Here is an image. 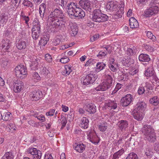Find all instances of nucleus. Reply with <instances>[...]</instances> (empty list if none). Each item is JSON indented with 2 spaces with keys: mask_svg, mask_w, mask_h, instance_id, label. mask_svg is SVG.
Listing matches in <instances>:
<instances>
[{
  "mask_svg": "<svg viewBox=\"0 0 159 159\" xmlns=\"http://www.w3.org/2000/svg\"><path fill=\"white\" fill-rule=\"evenodd\" d=\"M33 156V159H40L42 156V152L39 150H38L37 152H36Z\"/></svg>",
  "mask_w": 159,
  "mask_h": 159,
  "instance_id": "nucleus-45",
  "label": "nucleus"
},
{
  "mask_svg": "<svg viewBox=\"0 0 159 159\" xmlns=\"http://www.w3.org/2000/svg\"><path fill=\"white\" fill-rule=\"evenodd\" d=\"M56 2H57V3H59L60 4L61 3V5L62 7H65V6H66L67 2H68V0H54Z\"/></svg>",
  "mask_w": 159,
  "mask_h": 159,
  "instance_id": "nucleus-49",
  "label": "nucleus"
},
{
  "mask_svg": "<svg viewBox=\"0 0 159 159\" xmlns=\"http://www.w3.org/2000/svg\"><path fill=\"white\" fill-rule=\"evenodd\" d=\"M117 5L114 2L111 1L108 3L106 5V8L108 10L114 11L116 10Z\"/></svg>",
  "mask_w": 159,
  "mask_h": 159,
  "instance_id": "nucleus-20",
  "label": "nucleus"
},
{
  "mask_svg": "<svg viewBox=\"0 0 159 159\" xmlns=\"http://www.w3.org/2000/svg\"><path fill=\"white\" fill-rule=\"evenodd\" d=\"M129 61L128 59L124 58L122 61V64L124 66H128L130 65V64L129 63Z\"/></svg>",
  "mask_w": 159,
  "mask_h": 159,
  "instance_id": "nucleus-55",
  "label": "nucleus"
},
{
  "mask_svg": "<svg viewBox=\"0 0 159 159\" xmlns=\"http://www.w3.org/2000/svg\"><path fill=\"white\" fill-rule=\"evenodd\" d=\"M49 35H45L42 36L39 42V44L40 46H45L49 41Z\"/></svg>",
  "mask_w": 159,
  "mask_h": 159,
  "instance_id": "nucleus-19",
  "label": "nucleus"
},
{
  "mask_svg": "<svg viewBox=\"0 0 159 159\" xmlns=\"http://www.w3.org/2000/svg\"><path fill=\"white\" fill-rule=\"evenodd\" d=\"M122 86V84L120 83H117L115 87V89L112 92V93H116L119 89H120L121 87Z\"/></svg>",
  "mask_w": 159,
  "mask_h": 159,
  "instance_id": "nucleus-54",
  "label": "nucleus"
},
{
  "mask_svg": "<svg viewBox=\"0 0 159 159\" xmlns=\"http://www.w3.org/2000/svg\"><path fill=\"white\" fill-rule=\"evenodd\" d=\"M106 123L101 124L99 125V129L101 131L104 132L106 131L107 128Z\"/></svg>",
  "mask_w": 159,
  "mask_h": 159,
  "instance_id": "nucleus-43",
  "label": "nucleus"
},
{
  "mask_svg": "<svg viewBox=\"0 0 159 159\" xmlns=\"http://www.w3.org/2000/svg\"><path fill=\"white\" fill-rule=\"evenodd\" d=\"M94 61L92 59H89L88 60L86 63L85 64V66H92L93 65V64L95 63V62H94Z\"/></svg>",
  "mask_w": 159,
  "mask_h": 159,
  "instance_id": "nucleus-59",
  "label": "nucleus"
},
{
  "mask_svg": "<svg viewBox=\"0 0 159 159\" xmlns=\"http://www.w3.org/2000/svg\"><path fill=\"white\" fill-rule=\"evenodd\" d=\"M78 7L76 4L74 2H70L67 5V11L68 14H73V10L75 9Z\"/></svg>",
  "mask_w": 159,
  "mask_h": 159,
  "instance_id": "nucleus-21",
  "label": "nucleus"
},
{
  "mask_svg": "<svg viewBox=\"0 0 159 159\" xmlns=\"http://www.w3.org/2000/svg\"><path fill=\"white\" fill-rule=\"evenodd\" d=\"M30 96L33 100L37 101L43 97L42 91L36 90L31 93Z\"/></svg>",
  "mask_w": 159,
  "mask_h": 159,
  "instance_id": "nucleus-11",
  "label": "nucleus"
},
{
  "mask_svg": "<svg viewBox=\"0 0 159 159\" xmlns=\"http://www.w3.org/2000/svg\"><path fill=\"white\" fill-rule=\"evenodd\" d=\"M11 115V114L9 112L4 113L2 116L3 120L5 121L8 120L10 118Z\"/></svg>",
  "mask_w": 159,
  "mask_h": 159,
  "instance_id": "nucleus-46",
  "label": "nucleus"
},
{
  "mask_svg": "<svg viewBox=\"0 0 159 159\" xmlns=\"http://www.w3.org/2000/svg\"><path fill=\"white\" fill-rule=\"evenodd\" d=\"M124 6L123 7L121 6V7L117 11L116 16L118 18H121L124 14Z\"/></svg>",
  "mask_w": 159,
  "mask_h": 159,
  "instance_id": "nucleus-40",
  "label": "nucleus"
},
{
  "mask_svg": "<svg viewBox=\"0 0 159 159\" xmlns=\"http://www.w3.org/2000/svg\"><path fill=\"white\" fill-rule=\"evenodd\" d=\"M136 48L134 47L132 48H128L126 51V54L128 56L133 55L136 53Z\"/></svg>",
  "mask_w": 159,
  "mask_h": 159,
  "instance_id": "nucleus-31",
  "label": "nucleus"
},
{
  "mask_svg": "<svg viewBox=\"0 0 159 159\" xmlns=\"http://www.w3.org/2000/svg\"><path fill=\"white\" fill-rule=\"evenodd\" d=\"M144 139L150 142H154L156 140V136L153 129L148 125H145L142 129Z\"/></svg>",
  "mask_w": 159,
  "mask_h": 159,
  "instance_id": "nucleus-2",
  "label": "nucleus"
},
{
  "mask_svg": "<svg viewBox=\"0 0 159 159\" xmlns=\"http://www.w3.org/2000/svg\"><path fill=\"white\" fill-rule=\"evenodd\" d=\"M106 65L103 62H98L96 64L97 69L101 70H103Z\"/></svg>",
  "mask_w": 159,
  "mask_h": 159,
  "instance_id": "nucleus-47",
  "label": "nucleus"
},
{
  "mask_svg": "<svg viewBox=\"0 0 159 159\" xmlns=\"http://www.w3.org/2000/svg\"><path fill=\"white\" fill-rule=\"evenodd\" d=\"M144 87L145 88V89H148L147 90V91H148V92H149V90L152 89L151 84L147 82L146 83L145 86Z\"/></svg>",
  "mask_w": 159,
  "mask_h": 159,
  "instance_id": "nucleus-62",
  "label": "nucleus"
},
{
  "mask_svg": "<svg viewBox=\"0 0 159 159\" xmlns=\"http://www.w3.org/2000/svg\"><path fill=\"white\" fill-rule=\"evenodd\" d=\"M147 36L149 39H152L153 41L156 40V37L153 35L152 34L150 31H148L147 33Z\"/></svg>",
  "mask_w": 159,
  "mask_h": 159,
  "instance_id": "nucleus-51",
  "label": "nucleus"
},
{
  "mask_svg": "<svg viewBox=\"0 0 159 159\" xmlns=\"http://www.w3.org/2000/svg\"><path fill=\"white\" fill-rule=\"evenodd\" d=\"M61 42V38L59 36L55 37L53 41V44L55 46L57 45L60 44Z\"/></svg>",
  "mask_w": 159,
  "mask_h": 159,
  "instance_id": "nucleus-48",
  "label": "nucleus"
},
{
  "mask_svg": "<svg viewBox=\"0 0 159 159\" xmlns=\"http://www.w3.org/2000/svg\"><path fill=\"white\" fill-rule=\"evenodd\" d=\"M65 20L63 11L59 8L54 9L50 13L48 21L52 26L61 29L66 27Z\"/></svg>",
  "mask_w": 159,
  "mask_h": 159,
  "instance_id": "nucleus-1",
  "label": "nucleus"
},
{
  "mask_svg": "<svg viewBox=\"0 0 159 159\" xmlns=\"http://www.w3.org/2000/svg\"><path fill=\"white\" fill-rule=\"evenodd\" d=\"M136 105L137 107H136L133 110L143 113L146 107L145 103L143 102H141L137 103Z\"/></svg>",
  "mask_w": 159,
  "mask_h": 159,
  "instance_id": "nucleus-17",
  "label": "nucleus"
},
{
  "mask_svg": "<svg viewBox=\"0 0 159 159\" xmlns=\"http://www.w3.org/2000/svg\"><path fill=\"white\" fill-rule=\"evenodd\" d=\"M152 12V10H150L149 8L148 9L145 10L144 12V15L146 17H150L154 15Z\"/></svg>",
  "mask_w": 159,
  "mask_h": 159,
  "instance_id": "nucleus-42",
  "label": "nucleus"
},
{
  "mask_svg": "<svg viewBox=\"0 0 159 159\" xmlns=\"http://www.w3.org/2000/svg\"><path fill=\"white\" fill-rule=\"evenodd\" d=\"M139 59L141 61L148 62L150 61V58L147 54L142 53L139 56Z\"/></svg>",
  "mask_w": 159,
  "mask_h": 159,
  "instance_id": "nucleus-28",
  "label": "nucleus"
},
{
  "mask_svg": "<svg viewBox=\"0 0 159 159\" xmlns=\"http://www.w3.org/2000/svg\"><path fill=\"white\" fill-rule=\"evenodd\" d=\"M155 74V72L154 70L153 67L150 66L145 71V75L147 77H150Z\"/></svg>",
  "mask_w": 159,
  "mask_h": 159,
  "instance_id": "nucleus-29",
  "label": "nucleus"
},
{
  "mask_svg": "<svg viewBox=\"0 0 159 159\" xmlns=\"http://www.w3.org/2000/svg\"><path fill=\"white\" fill-rule=\"evenodd\" d=\"M22 4L25 6L32 7L33 6L32 3L29 1L24 0Z\"/></svg>",
  "mask_w": 159,
  "mask_h": 159,
  "instance_id": "nucleus-52",
  "label": "nucleus"
},
{
  "mask_svg": "<svg viewBox=\"0 0 159 159\" xmlns=\"http://www.w3.org/2000/svg\"><path fill=\"white\" fill-rule=\"evenodd\" d=\"M35 118H37L39 120L42 122H44L45 120V117L42 115H37L35 116Z\"/></svg>",
  "mask_w": 159,
  "mask_h": 159,
  "instance_id": "nucleus-56",
  "label": "nucleus"
},
{
  "mask_svg": "<svg viewBox=\"0 0 159 159\" xmlns=\"http://www.w3.org/2000/svg\"><path fill=\"white\" fill-rule=\"evenodd\" d=\"M0 18H1L0 20V24H5L7 22L8 17L7 13H2L0 16Z\"/></svg>",
  "mask_w": 159,
  "mask_h": 159,
  "instance_id": "nucleus-26",
  "label": "nucleus"
},
{
  "mask_svg": "<svg viewBox=\"0 0 159 159\" xmlns=\"http://www.w3.org/2000/svg\"><path fill=\"white\" fill-rule=\"evenodd\" d=\"M38 150L35 148H30L27 150L26 152L27 153L30 154L33 156V155L36 153V152H37Z\"/></svg>",
  "mask_w": 159,
  "mask_h": 159,
  "instance_id": "nucleus-38",
  "label": "nucleus"
},
{
  "mask_svg": "<svg viewBox=\"0 0 159 159\" xmlns=\"http://www.w3.org/2000/svg\"><path fill=\"white\" fill-rule=\"evenodd\" d=\"M133 100V96L130 94H127L122 98L120 104L123 107H126L130 104Z\"/></svg>",
  "mask_w": 159,
  "mask_h": 159,
  "instance_id": "nucleus-8",
  "label": "nucleus"
},
{
  "mask_svg": "<svg viewBox=\"0 0 159 159\" xmlns=\"http://www.w3.org/2000/svg\"><path fill=\"white\" fill-rule=\"evenodd\" d=\"M109 17L106 14L102 13L99 9L95 10L93 13L92 19L93 21L97 22H102L107 20Z\"/></svg>",
  "mask_w": 159,
  "mask_h": 159,
  "instance_id": "nucleus-3",
  "label": "nucleus"
},
{
  "mask_svg": "<svg viewBox=\"0 0 159 159\" xmlns=\"http://www.w3.org/2000/svg\"><path fill=\"white\" fill-rule=\"evenodd\" d=\"M89 121L87 118L83 117L81 120L80 126L84 129L88 128L89 125Z\"/></svg>",
  "mask_w": 159,
  "mask_h": 159,
  "instance_id": "nucleus-22",
  "label": "nucleus"
},
{
  "mask_svg": "<svg viewBox=\"0 0 159 159\" xmlns=\"http://www.w3.org/2000/svg\"><path fill=\"white\" fill-rule=\"evenodd\" d=\"M96 107L94 104L91 103L86 105L85 110L90 114H93L96 112Z\"/></svg>",
  "mask_w": 159,
  "mask_h": 159,
  "instance_id": "nucleus-16",
  "label": "nucleus"
},
{
  "mask_svg": "<svg viewBox=\"0 0 159 159\" xmlns=\"http://www.w3.org/2000/svg\"><path fill=\"white\" fill-rule=\"evenodd\" d=\"M106 78L105 81L103 82L95 88L97 91H106L111 86L113 81L112 76L109 75H107L106 76Z\"/></svg>",
  "mask_w": 159,
  "mask_h": 159,
  "instance_id": "nucleus-4",
  "label": "nucleus"
},
{
  "mask_svg": "<svg viewBox=\"0 0 159 159\" xmlns=\"http://www.w3.org/2000/svg\"><path fill=\"white\" fill-rule=\"evenodd\" d=\"M129 20L131 28H137L139 26V23L137 20L134 17L130 18Z\"/></svg>",
  "mask_w": 159,
  "mask_h": 159,
  "instance_id": "nucleus-23",
  "label": "nucleus"
},
{
  "mask_svg": "<svg viewBox=\"0 0 159 159\" xmlns=\"http://www.w3.org/2000/svg\"><path fill=\"white\" fill-rule=\"evenodd\" d=\"M132 114L134 118L138 121L141 120L144 116L143 113L134 110L133 111Z\"/></svg>",
  "mask_w": 159,
  "mask_h": 159,
  "instance_id": "nucleus-15",
  "label": "nucleus"
},
{
  "mask_svg": "<svg viewBox=\"0 0 159 159\" xmlns=\"http://www.w3.org/2000/svg\"><path fill=\"white\" fill-rule=\"evenodd\" d=\"M145 153L146 155L148 157H151L153 154V152H152V149L149 148H146Z\"/></svg>",
  "mask_w": 159,
  "mask_h": 159,
  "instance_id": "nucleus-50",
  "label": "nucleus"
},
{
  "mask_svg": "<svg viewBox=\"0 0 159 159\" xmlns=\"http://www.w3.org/2000/svg\"><path fill=\"white\" fill-rule=\"evenodd\" d=\"M70 26L71 30L70 32V34L72 36H75L78 33L77 26L73 24H70Z\"/></svg>",
  "mask_w": 159,
  "mask_h": 159,
  "instance_id": "nucleus-25",
  "label": "nucleus"
},
{
  "mask_svg": "<svg viewBox=\"0 0 159 159\" xmlns=\"http://www.w3.org/2000/svg\"><path fill=\"white\" fill-rule=\"evenodd\" d=\"M24 88L23 83L21 81H17L14 84L13 90L16 93H20Z\"/></svg>",
  "mask_w": 159,
  "mask_h": 159,
  "instance_id": "nucleus-13",
  "label": "nucleus"
},
{
  "mask_svg": "<svg viewBox=\"0 0 159 159\" xmlns=\"http://www.w3.org/2000/svg\"><path fill=\"white\" fill-rule=\"evenodd\" d=\"M158 80L159 79L155 74H154L150 77V80L153 84H156L157 82H159Z\"/></svg>",
  "mask_w": 159,
  "mask_h": 159,
  "instance_id": "nucleus-41",
  "label": "nucleus"
},
{
  "mask_svg": "<svg viewBox=\"0 0 159 159\" xmlns=\"http://www.w3.org/2000/svg\"><path fill=\"white\" fill-rule=\"evenodd\" d=\"M128 122L125 120L119 121L118 124V126L122 131H125L128 127Z\"/></svg>",
  "mask_w": 159,
  "mask_h": 159,
  "instance_id": "nucleus-14",
  "label": "nucleus"
},
{
  "mask_svg": "<svg viewBox=\"0 0 159 159\" xmlns=\"http://www.w3.org/2000/svg\"><path fill=\"white\" fill-rule=\"evenodd\" d=\"M159 2L157 0H152L149 5V7H151L155 8L157 7V8L158 9V5Z\"/></svg>",
  "mask_w": 159,
  "mask_h": 159,
  "instance_id": "nucleus-36",
  "label": "nucleus"
},
{
  "mask_svg": "<svg viewBox=\"0 0 159 159\" xmlns=\"http://www.w3.org/2000/svg\"><path fill=\"white\" fill-rule=\"evenodd\" d=\"M41 78L37 72H34L32 74V80L33 81L37 82L40 80Z\"/></svg>",
  "mask_w": 159,
  "mask_h": 159,
  "instance_id": "nucleus-34",
  "label": "nucleus"
},
{
  "mask_svg": "<svg viewBox=\"0 0 159 159\" xmlns=\"http://www.w3.org/2000/svg\"><path fill=\"white\" fill-rule=\"evenodd\" d=\"M2 49L4 52H10L11 48V42L7 39H3L2 41Z\"/></svg>",
  "mask_w": 159,
  "mask_h": 159,
  "instance_id": "nucleus-10",
  "label": "nucleus"
},
{
  "mask_svg": "<svg viewBox=\"0 0 159 159\" xmlns=\"http://www.w3.org/2000/svg\"><path fill=\"white\" fill-rule=\"evenodd\" d=\"M15 73L17 77L23 79L27 74V68L23 65H18L15 69Z\"/></svg>",
  "mask_w": 159,
  "mask_h": 159,
  "instance_id": "nucleus-6",
  "label": "nucleus"
},
{
  "mask_svg": "<svg viewBox=\"0 0 159 159\" xmlns=\"http://www.w3.org/2000/svg\"><path fill=\"white\" fill-rule=\"evenodd\" d=\"M125 159H138V157L136 154L131 152L128 155Z\"/></svg>",
  "mask_w": 159,
  "mask_h": 159,
  "instance_id": "nucleus-44",
  "label": "nucleus"
},
{
  "mask_svg": "<svg viewBox=\"0 0 159 159\" xmlns=\"http://www.w3.org/2000/svg\"><path fill=\"white\" fill-rule=\"evenodd\" d=\"M69 61V59L66 57L62 58L60 60V62L62 63H66Z\"/></svg>",
  "mask_w": 159,
  "mask_h": 159,
  "instance_id": "nucleus-60",
  "label": "nucleus"
},
{
  "mask_svg": "<svg viewBox=\"0 0 159 159\" xmlns=\"http://www.w3.org/2000/svg\"><path fill=\"white\" fill-rule=\"evenodd\" d=\"M33 27L32 29V36L33 38L34 39H37L40 34V25L39 20L34 19L33 22Z\"/></svg>",
  "mask_w": 159,
  "mask_h": 159,
  "instance_id": "nucleus-5",
  "label": "nucleus"
},
{
  "mask_svg": "<svg viewBox=\"0 0 159 159\" xmlns=\"http://www.w3.org/2000/svg\"><path fill=\"white\" fill-rule=\"evenodd\" d=\"M14 156L11 152H7L1 159H13Z\"/></svg>",
  "mask_w": 159,
  "mask_h": 159,
  "instance_id": "nucleus-35",
  "label": "nucleus"
},
{
  "mask_svg": "<svg viewBox=\"0 0 159 159\" xmlns=\"http://www.w3.org/2000/svg\"><path fill=\"white\" fill-rule=\"evenodd\" d=\"M27 41L24 39H20L19 40L16 44L17 48L20 50L25 49L26 46Z\"/></svg>",
  "mask_w": 159,
  "mask_h": 159,
  "instance_id": "nucleus-18",
  "label": "nucleus"
},
{
  "mask_svg": "<svg viewBox=\"0 0 159 159\" xmlns=\"http://www.w3.org/2000/svg\"><path fill=\"white\" fill-rule=\"evenodd\" d=\"M118 64L117 63H110L109 65V67L110 70L113 72H116L117 70V68L118 67Z\"/></svg>",
  "mask_w": 159,
  "mask_h": 159,
  "instance_id": "nucleus-37",
  "label": "nucleus"
},
{
  "mask_svg": "<svg viewBox=\"0 0 159 159\" xmlns=\"http://www.w3.org/2000/svg\"><path fill=\"white\" fill-rule=\"evenodd\" d=\"M59 120H60L61 124V128L62 129H63L67 123V119L66 117H64L63 116L61 115V119H60Z\"/></svg>",
  "mask_w": 159,
  "mask_h": 159,
  "instance_id": "nucleus-39",
  "label": "nucleus"
},
{
  "mask_svg": "<svg viewBox=\"0 0 159 159\" xmlns=\"http://www.w3.org/2000/svg\"><path fill=\"white\" fill-rule=\"evenodd\" d=\"M145 91V89L144 87H139L138 91V93L139 94H142L144 93Z\"/></svg>",
  "mask_w": 159,
  "mask_h": 159,
  "instance_id": "nucleus-61",
  "label": "nucleus"
},
{
  "mask_svg": "<svg viewBox=\"0 0 159 159\" xmlns=\"http://www.w3.org/2000/svg\"><path fill=\"white\" fill-rule=\"evenodd\" d=\"M72 71V70L71 69V67L68 66H65V69L62 71V74L66 76L69 75Z\"/></svg>",
  "mask_w": 159,
  "mask_h": 159,
  "instance_id": "nucleus-32",
  "label": "nucleus"
},
{
  "mask_svg": "<svg viewBox=\"0 0 159 159\" xmlns=\"http://www.w3.org/2000/svg\"><path fill=\"white\" fill-rule=\"evenodd\" d=\"M73 12V14L72 13L71 14H68L71 18H72V16H74L82 18L85 16L84 11L79 7L74 9Z\"/></svg>",
  "mask_w": 159,
  "mask_h": 159,
  "instance_id": "nucleus-9",
  "label": "nucleus"
},
{
  "mask_svg": "<svg viewBox=\"0 0 159 159\" xmlns=\"http://www.w3.org/2000/svg\"><path fill=\"white\" fill-rule=\"evenodd\" d=\"M79 4L80 7L86 11H90L91 10L90 2L88 0H81Z\"/></svg>",
  "mask_w": 159,
  "mask_h": 159,
  "instance_id": "nucleus-12",
  "label": "nucleus"
},
{
  "mask_svg": "<svg viewBox=\"0 0 159 159\" xmlns=\"http://www.w3.org/2000/svg\"><path fill=\"white\" fill-rule=\"evenodd\" d=\"M41 73L42 75L44 76H46L49 73V71L46 68H43L42 70L41 71Z\"/></svg>",
  "mask_w": 159,
  "mask_h": 159,
  "instance_id": "nucleus-57",
  "label": "nucleus"
},
{
  "mask_svg": "<svg viewBox=\"0 0 159 159\" xmlns=\"http://www.w3.org/2000/svg\"><path fill=\"white\" fill-rule=\"evenodd\" d=\"M151 104L154 106H157L159 103V98L157 96H154L150 100Z\"/></svg>",
  "mask_w": 159,
  "mask_h": 159,
  "instance_id": "nucleus-33",
  "label": "nucleus"
},
{
  "mask_svg": "<svg viewBox=\"0 0 159 159\" xmlns=\"http://www.w3.org/2000/svg\"><path fill=\"white\" fill-rule=\"evenodd\" d=\"M98 78L97 75L94 74L90 73L85 77L81 78V82L83 81L84 85H87L92 84Z\"/></svg>",
  "mask_w": 159,
  "mask_h": 159,
  "instance_id": "nucleus-7",
  "label": "nucleus"
},
{
  "mask_svg": "<svg viewBox=\"0 0 159 159\" xmlns=\"http://www.w3.org/2000/svg\"><path fill=\"white\" fill-rule=\"evenodd\" d=\"M8 128L11 130L12 129L13 130H16V128L15 125L11 123H9L8 125Z\"/></svg>",
  "mask_w": 159,
  "mask_h": 159,
  "instance_id": "nucleus-64",
  "label": "nucleus"
},
{
  "mask_svg": "<svg viewBox=\"0 0 159 159\" xmlns=\"http://www.w3.org/2000/svg\"><path fill=\"white\" fill-rule=\"evenodd\" d=\"M21 0H11V5L16 7H18L20 2Z\"/></svg>",
  "mask_w": 159,
  "mask_h": 159,
  "instance_id": "nucleus-53",
  "label": "nucleus"
},
{
  "mask_svg": "<svg viewBox=\"0 0 159 159\" xmlns=\"http://www.w3.org/2000/svg\"><path fill=\"white\" fill-rule=\"evenodd\" d=\"M45 60L48 62L52 61V58L51 56L48 54H46L45 56Z\"/></svg>",
  "mask_w": 159,
  "mask_h": 159,
  "instance_id": "nucleus-63",
  "label": "nucleus"
},
{
  "mask_svg": "<svg viewBox=\"0 0 159 159\" xmlns=\"http://www.w3.org/2000/svg\"><path fill=\"white\" fill-rule=\"evenodd\" d=\"M46 10V6L45 4L42 3L39 8V13L41 17L42 18L44 16V13Z\"/></svg>",
  "mask_w": 159,
  "mask_h": 159,
  "instance_id": "nucleus-30",
  "label": "nucleus"
},
{
  "mask_svg": "<svg viewBox=\"0 0 159 159\" xmlns=\"http://www.w3.org/2000/svg\"><path fill=\"white\" fill-rule=\"evenodd\" d=\"M6 101V97L5 95L0 93V102H5Z\"/></svg>",
  "mask_w": 159,
  "mask_h": 159,
  "instance_id": "nucleus-58",
  "label": "nucleus"
},
{
  "mask_svg": "<svg viewBox=\"0 0 159 159\" xmlns=\"http://www.w3.org/2000/svg\"><path fill=\"white\" fill-rule=\"evenodd\" d=\"M40 62L39 59H35L34 61L32 62L31 64L30 65L31 69L34 70L38 69Z\"/></svg>",
  "mask_w": 159,
  "mask_h": 159,
  "instance_id": "nucleus-24",
  "label": "nucleus"
},
{
  "mask_svg": "<svg viewBox=\"0 0 159 159\" xmlns=\"http://www.w3.org/2000/svg\"><path fill=\"white\" fill-rule=\"evenodd\" d=\"M74 148L77 152H82L85 149V146L83 144L80 143L78 144H75L74 145Z\"/></svg>",
  "mask_w": 159,
  "mask_h": 159,
  "instance_id": "nucleus-27",
  "label": "nucleus"
}]
</instances>
